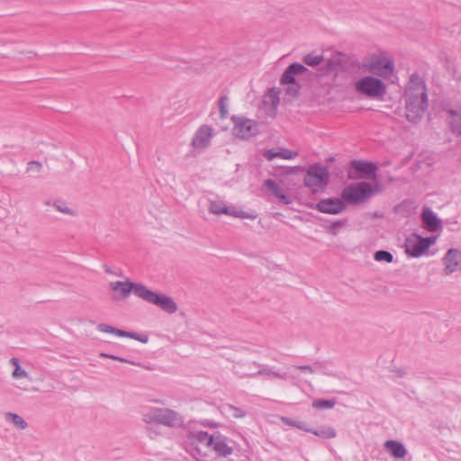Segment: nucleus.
I'll list each match as a JSON object with an SVG mask.
<instances>
[{"instance_id":"1","label":"nucleus","mask_w":461,"mask_h":461,"mask_svg":"<svg viewBox=\"0 0 461 461\" xmlns=\"http://www.w3.org/2000/svg\"><path fill=\"white\" fill-rule=\"evenodd\" d=\"M406 118L409 122L420 121L428 107V95L423 80L411 75L405 91Z\"/></svg>"},{"instance_id":"2","label":"nucleus","mask_w":461,"mask_h":461,"mask_svg":"<svg viewBox=\"0 0 461 461\" xmlns=\"http://www.w3.org/2000/svg\"><path fill=\"white\" fill-rule=\"evenodd\" d=\"M375 194V189L367 182H358L346 186L341 198L348 204H359L370 199Z\"/></svg>"},{"instance_id":"3","label":"nucleus","mask_w":461,"mask_h":461,"mask_svg":"<svg viewBox=\"0 0 461 461\" xmlns=\"http://www.w3.org/2000/svg\"><path fill=\"white\" fill-rule=\"evenodd\" d=\"M330 173L326 167L320 163L310 166L304 176V185L313 192H318L329 184Z\"/></svg>"},{"instance_id":"4","label":"nucleus","mask_w":461,"mask_h":461,"mask_svg":"<svg viewBox=\"0 0 461 461\" xmlns=\"http://www.w3.org/2000/svg\"><path fill=\"white\" fill-rule=\"evenodd\" d=\"M109 288L113 292L112 299L113 301H121L127 299L131 293L142 299L146 286L140 283L126 280L110 282Z\"/></svg>"},{"instance_id":"5","label":"nucleus","mask_w":461,"mask_h":461,"mask_svg":"<svg viewBox=\"0 0 461 461\" xmlns=\"http://www.w3.org/2000/svg\"><path fill=\"white\" fill-rule=\"evenodd\" d=\"M356 90L371 98H378L385 94V86L384 82L372 76H366L355 84Z\"/></svg>"},{"instance_id":"6","label":"nucleus","mask_w":461,"mask_h":461,"mask_svg":"<svg viewBox=\"0 0 461 461\" xmlns=\"http://www.w3.org/2000/svg\"><path fill=\"white\" fill-rule=\"evenodd\" d=\"M436 241V238H423L418 234H412L405 240V251L412 258H419L425 253Z\"/></svg>"},{"instance_id":"7","label":"nucleus","mask_w":461,"mask_h":461,"mask_svg":"<svg viewBox=\"0 0 461 461\" xmlns=\"http://www.w3.org/2000/svg\"><path fill=\"white\" fill-rule=\"evenodd\" d=\"M363 66L369 73L383 77H389L393 72V62L384 56L372 57Z\"/></svg>"},{"instance_id":"8","label":"nucleus","mask_w":461,"mask_h":461,"mask_svg":"<svg viewBox=\"0 0 461 461\" xmlns=\"http://www.w3.org/2000/svg\"><path fill=\"white\" fill-rule=\"evenodd\" d=\"M233 134L240 139L247 140L258 131V124L256 121L242 116L233 115Z\"/></svg>"},{"instance_id":"9","label":"nucleus","mask_w":461,"mask_h":461,"mask_svg":"<svg viewBox=\"0 0 461 461\" xmlns=\"http://www.w3.org/2000/svg\"><path fill=\"white\" fill-rule=\"evenodd\" d=\"M142 300L158 306L167 313H175L177 311V305L170 296L155 293L147 286Z\"/></svg>"},{"instance_id":"10","label":"nucleus","mask_w":461,"mask_h":461,"mask_svg":"<svg viewBox=\"0 0 461 461\" xmlns=\"http://www.w3.org/2000/svg\"><path fill=\"white\" fill-rule=\"evenodd\" d=\"M210 448L219 457H228L234 452V441L219 431L214 433V437Z\"/></svg>"},{"instance_id":"11","label":"nucleus","mask_w":461,"mask_h":461,"mask_svg":"<svg viewBox=\"0 0 461 461\" xmlns=\"http://www.w3.org/2000/svg\"><path fill=\"white\" fill-rule=\"evenodd\" d=\"M183 423V417L177 411L168 408H158V424L176 428L182 426Z\"/></svg>"},{"instance_id":"12","label":"nucleus","mask_w":461,"mask_h":461,"mask_svg":"<svg viewBox=\"0 0 461 461\" xmlns=\"http://www.w3.org/2000/svg\"><path fill=\"white\" fill-rule=\"evenodd\" d=\"M316 209L323 213L338 214L346 209V204L343 199L328 198L318 202Z\"/></svg>"},{"instance_id":"13","label":"nucleus","mask_w":461,"mask_h":461,"mask_svg":"<svg viewBox=\"0 0 461 461\" xmlns=\"http://www.w3.org/2000/svg\"><path fill=\"white\" fill-rule=\"evenodd\" d=\"M97 330L101 332L113 334L118 337L133 339L142 343H147L149 341V336L147 334H138L132 331H125L104 323L98 324Z\"/></svg>"},{"instance_id":"14","label":"nucleus","mask_w":461,"mask_h":461,"mask_svg":"<svg viewBox=\"0 0 461 461\" xmlns=\"http://www.w3.org/2000/svg\"><path fill=\"white\" fill-rule=\"evenodd\" d=\"M212 137V128L208 125L201 126L195 132L192 145L196 149H203L210 145Z\"/></svg>"},{"instance_id":"15","label":"nucleus","mask_w":461,"mask_h":461,"mask_svg":"<svg viewBox=\"0 0 461 461\" xmlns=\"http://www.w3.org/2000/svg\"><path fill=\"white\" fill-rule=\"evenodd\" d=\"M461 252L456 249H450L443 258L445 264L444 274L450 275L458 270Z\"/></svg>"},{"instance_id":"16","label":"nucleus","mask_w":461,"mask_h":461,"mask_svg":"<svg viewBox=\"0 0 461 461\" xmlns=\"http://www.w3.org/2000/svg\"><path fill=\"white\" fill-rule=\"evenodd\" d=\"M421 219L429 231L435 232L441 229V221L436 213L429 207H425L421 212Z\"/></svg>"},{"instance_id":"17","label":"nucleus","mask_w":461,"mask_h":461,"mask_svg":"<svg viewBox=\"0 0 461 461\" xmlns=\"http://www.w3.org/2000/svg\"><path fill=\"white\" fill-rule=\"evenodd\" d=\"M307 68L300 63H292L285 70L280 79L281 84H294L295 83V76L300 75L307 71Z\"/></svg>"},{"instance_id":"18","label":"nucleus","mask_w":461,"mask_h":461,"mask_svg":"<svg viewBox=\"0 0 461 461\" xmlns=\"http://www.w3.org/2000/svg\"><path fill=\"white\" fill-rule=\"evenodd\" d=\"M350 167L357 173L363 175L366 177H371L375 175L377 167L372 162L353 160L350 163Z\"/></svg>"},{"instance_id":"19","label":"nucleus","mask_w":461,"mask_h":461,"mask_svg":"<svg viewBox=\"0 0 461 461\" xmlns=\"http://www.w3.org/2000/svg\"><path fill=\"white\" fill-rule=\"evenodd\" d=\"M213 437L214 433L208 434L205 431H191L188 434V438L193 444H200L209 448L212 445Z\"/></svg>"},{"instance_id":"20","label":"nucleus","mask_w":461,"mask_h":461,"mask_svg":"<svg viewBox=\"0 0 461 461\" xmlns=\"http://www.w3.org/2000/svg\"><path fill=\"white\" fill-rule=\"evenodd\" d=\"M298 153L288 149H280L279 151L275 149H267L264 152V158L269 161L276 158H281L283 159H292L297 157Z\"/></svg>"},{"instance_id":"21","label":"nucleus","mask_w":461,"mask_h":461,"mask_svg":"<svg viewBox=\"0 0 461 461\" xmlns=\"http://www.w3.org/2000/svg\"><path fill=\"white\" fill-rule=\"evenodd\" d=\"M264 186L276 197L280 199L283 203L289 204L291 203L290 198L285 194L284 190L276 183V181L270 178L267 179L264 183Z\"/></svg>"},{"instance_id":"22","label":"nucleus","mask_w":461,"mask_h":461,"mask_svg":"<svg viewBox=\"0 0 461 461\" xmlns=\"http://www.w3.org/2000/svg\"><path fill=\"white\" fill-rule=\"evenodd\" d=\"M384 447L394 458H403L407 455L404 445L395 440H387Z\"/></svg>"},{"instance_id":"23","label":"nucleus","mask_w":461,"mask_h":461,"mask_svg":"<svg viewBox=\"0 0 461 461\" xmlns=\"http://www.w3.org/2000/svg\"><path fill=\"white\" fill-rule=\"evenodd\" d=\"M448 124L454 134L461 135V111L448 110Z\"/></svg>"},{"instance_id":"24","label":"nucleus","mask_w":461,"mask_h":461,"mask_svg":"<svg viewBox=\"0 0 461 461\" xmlns=\"http://www.w3.org/2000/svg\"><path fill=\"white\" fill-rule=\"evenodd\" d=\"M209 212L213 214H226L230 215L231 207L227 206L222 201H211Z\"/></svg>"},{"instance_id":"25","label":"nucleus","mask_w":461,"mask_h":461,"mask_svg":"<svg viewBox=\"0 0 461 461\" xmlns=\"http://www.w3.org/2000/svg\"><path fill=\"white\" fill-rule=\"evenodd\" d=\"M5 419L18 429H25L28 428L27 421L22 416L16 413L6 412L5 413Z\"/></svg>"},{"instance_id":"26","label":"nucleus","mask_w":461,"mask_h":461,"mask_svg":"<svg viewBox=\"0 0 461 461\" xmlns=\"http://www.w3.org/2000/svg\"><path fill=\"white\" fill-rule=\"evenodd\" d=\"M309 432L321 438H333L337 435L336 430L330 426H322L318 429H311Z\"/></svg>"},{"instance_id":"27","label":"nucleus","mask_w":461,"mask_h":461,"mask_svg":"<svg viewBox=\"0 0 461 461\" xmlns=\"http://www.w3.org/2000/svg\"><path fill=\"white\" fill-rule=\"evenodd\" d=\"M141 420L146 425L158 424V408H149L141 413Z\"/></svg>"},{"instance_id":"28","label":"nucleus","mask_w":461,"mask_h":461,"mask_svg":"<svg viewBox=\"0 0 461 461\" xmlns=\"http://www.w3.org/2000/svg\"><path fill=\"white\" fill-rule=\"evenodd\" d=\"M324 60V58L322 55H319V54H316L315 52H311V53H308L306 54L303 58V61L310 66V67H316L318 65H320L322 61Z\"/></svg>"},{"instance_id":"29","label":"nucleus","mask_w":461,"mask_h":461,"mask_svg":"<svg viewBox=\"0 0 461 461\" xmlns=\"http://www.w3.org/2000/svg\"><path fill=\"white\" fill-rule=\"evenodd\" d=\"M281 421L290 427H295L297 429H300L303 431H311V429L306 426L304 422L294 420L291 418L281 416L280 417Z\"/></svg>"},{"instance_id":"30","label":"nucleus","mask_w":461,"mask_h":461,"mask_svg":"<svg viewBox=\"0 0 461 461\" xmlns=\"http://www.w3.org/2000/svg\"><path fill=\"white\" fill-rule=\"evenodd\" d=\"M336 404L335 399H319L312 402V407L316 409H331Z\"/></svg>"},{"instance_id":"31","label":"nucleus","mask_w":461,"mask_h":461,"mask_svg":"<svg viewBox=\"0 0 461 461\" xmlns=\"http://www.w3.org/2000/svg\"><path fill=\"white\" fill-rule=\"evenodd\" d=\"M232 212V213H230V216H233V217L240 218V219H251V220H255L257 218V214L256 213L244 212L242 210L237 209L234 206L231 207V212Z\"/></svg>"},{"instance_id":"32","label":"nucleus","mask_w":461,"mask_h":461,"mask_svg":"<svg viewBox=\"0 0 461 461\" xmlns=\"http://www.w3.org/2000/svg\"><path fill=\"white\" fill-rule=\"evenodd\" d=\"M225 411L235 419H241L247 415L243 410L231 404L226 405Z\"/></svg>"},{"instance_id":"33","label":"nucleus","mask_w":461,"mask_h":461,"mask_svg":"<svg viewBox=\"0 0 461 461\" xmlns=\"http://www.w3.org/2000/svg\"><path fill=\"white\" fill-rule=\"evenodd\" d=\"M374 258L376 261H384L387 263H392L393 260V256L391 252L386 250H377L375 255Z\"/></svg>"},{"instance_id":"34","label":"nucleus","mask_w":461,"mask_h":461,"mask_svg":"<svg viewBox=\"0 0 461 461\" xmlns=\"http://www.w3.org/2000/svg\"><path fill=\"white\" fill-rule=\"evenodd\" d=\"M253 375H267V376L281 378V379H286V377H287V375L285 373L280 374L278 372H275L268 368H261Z\"/></svg>"},{"instance_id":"35","label":"nucleus","mask_w":461,"mask_h":461,"mask_svg":"<svg viewBox=\"0 0 461 461\" xmlns=\"http://www.w3.org/2000/svg\"><path fill=\"white\" fill-rule=\"evenodd\" d=\"M53 206L60 212L75 216L77 213L74 210L70 209L65 202L55 201Z\"/></svg>"},{"instance_id":"36","label":"nucleus","mask_w":461,"mask_h":461,"mask_svg":"<svg viewBox=\"0 0 461 461\" xmlns=\"http://www.w3.org/2000/svg\"><path fill=\"white\" fill-rule=\"evenodd\" d=\"M99 356L101 357H104V358H110V359L120 361L122 363H128V364H131V365H133V366H140V363H136V362L131 361L130 359H127V358H124V357H118V356H115V355H113V354H108V353L101 352Z\"/></svg>"},{"instance_id":"37","label":"nucleus","mask_w":461,"mask_h":461,"mask_svg":"<svg viewBox=\"0 0 461 461\" xmlns=\"http://www.w3.org/2000/svg\"><path fill=\"white\" fill-rule=\"evenodd\" d=\"M219 108L221 118H225L228 114V97L223 95L219 100Z\"/></svg>"},{"instance_id":"38","label":"nucleus","mask_w":461,"mask_h":461,"mask_svg":"<svg viewBox=\"0 0 461 461\" xmlns=\"http://www.w3.org/2000/svg\"><path fill=\"white\" fill-rule=\"evenodd\" d=\"M346 225V221H336L332 222L329 227V231L336 236L339 233V230Z\"/></svg>"},{"instance_id":"39","label":"nucleus","mask_w":461,"mask_h":461,"mask_svg":"<svg viewBox=\"0 0 461 461\" xmlns=\"http://www.w3.org/2000/svg\"><path fill=\"white\" fill-rule=\"evenodd\" d=\"M41 169H42V165L39 161L32 160L27 164V171L28 172L40 173L41 171Z\"/></svg>"},{"instance_id":"40","label":"nucleus","mask_w":461,"mask_h":461,"mask_svg":"<svg viewBox=\"0 0 461 461\" xmlns=\"http://www.w3.org/2000/svg\"><path fill=\"white\" fill-rule=\"evenodd\" d=\"M27 376H28V373L23 368H22V366L20 365H17L16 368H14V370L13 372V377L14 379H20V378H24Z\"/></svg>"},{"instance_id":"41","label":"nucleus","mask_w":461,"mask_h":461,"mask_svg":"<svg viewBox=\"0 0 461 461\" xmlns=\"http://www.w3.org/2000/svg\"><path fill=\"white\" fill-rule=\"evenodd\" d=\"M146 432H147L148 437L150 438H155L160 434V432L158 431V429L157 427H155L154 425H147Z\"/></svg>"},{"instance_id":"42","label":"nucleus","mask_w":461,"mask_h":461,"mask_svg":"<svg viewBox=\"0 0 461 461\" xmlns=\"http://www.w3.org/2000/svg\"><path fill=\"white\" fill-rule=\"evenodd\" d=\"M289 86L286 88V94L294 97L299 94L300 86L296 83L288 84Z\"/></svg>"},{"instance_id":"43","label":"nucleus","mask_w":461,"mask_h":461,"mask_svg":"<svg viewBox=\"0 0 461 461\" xmlns=\"http://www.w3.org/2000/svg\"><path fill=\"white\" fill-rule=\"evenodd\" d=\"M294 367L298 370L308 372L310 374H312L314 372V368L312 366H295Z\"/></svg>"},{"instance_id":"44","label":"nucleus","mask_w":461,"mask_h":461,"mask_svg":"<svg viewBox=\"0 0 461 461\" xmlns=\"http://www.w3.org/2000/svg\"><path fill=\"white\" fill-rule=\"evenodd\" d=\"M10 363H11L13 366H14V368H16L17 365H20V361H19V359H18V358H16V357H12V358L10 359Z\"/></svg>"},{"instance_id":"45","label":"nucleus","mask_w":461,"mask_h":461,"mask_svg":"<svg viewBox=\"0 0 461 461\" xmlns=\"http://www.w3.org/2000/svg\"><path fill=\"white\" fill-rule=\"evenodd\" d=\"M204 426H208V427H211V428H215L217 427V424L212 422V421H210V420H206L203 423Z\"/></svg>"},{"instance_id":"46","label":"nucleus","mask_w":461,"mask_h":461,"mask_svg":"<svg viewBox=\"0 0 461 461\" xmlns=\"http://www.w3.org/2000/svg\"><path fill=\"white\" fill-rule=\"evenodd\" d=\"M193 451H194L193 456L195 458H198L197 456H201V451H200V448L198 447H195L194 449H193Z\"/></svg>"},{"instance_id":"47","label":"nucleus","mask_w":461,"mask_h":461,"mask_svg":"<svg viewBox=\"0 0 461 461\" xmlns=\"http://www.w3.org/2000/svg\"><path fill=\"white\" fill-rule=\"evenodd\" d=\"M334 68V63L329 59L327 64H326V70H330V69H332Z\"/></svg>"},{"instance_id":"48","label":"nucleus","mask_w":461,"mask_h":461,"mask_svg":"<svg viewBox=\"0 0 461 461\" xmlns=\"http://www.w3.org/2000/svg\"><path fill=\"white\" fill-rule=\"evenodd\" d=\"M272 97V104L273 105H276V104L279 102V97L276 95H274Z\"/></svg>"},{"instance_id":"49","label":"nucleus","mask_w":461,"mask_h":461,"mask_svg":"<svg viewBox=\"0 0 461 461\" xmlns=\"http://www.w3.org/2000/svg\"><path fill=\"white\" fill-rule=\"evenodd\" d=\"M104 269H105V271H106L107 273H112V271L110 270V268L106 267L105 266H104Z\"/></svg>"},{"instance_id":"50","label":"nucleus","mask_w":461,"mask_h":461,"mask_svg":"<svg viewBox=\"0 0 461 461\" xmlns=\"http://www.w3.org/2000/svg\"><path fill=\"white\" fill-rule=\"evenodd\" d=\"M299 168V167H294V169L293 170V172L295 171V169Z\"/></svg>"}]
</instances>
